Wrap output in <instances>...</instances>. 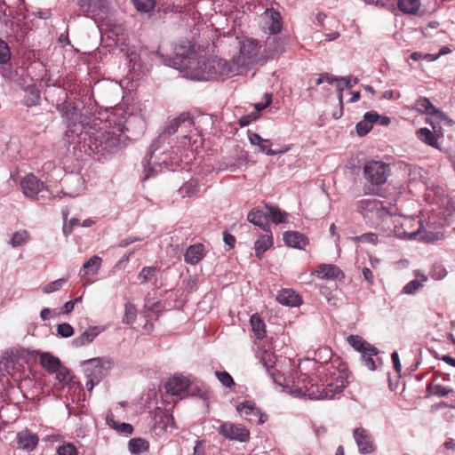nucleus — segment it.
Listing matches in <instances>:
<instances>
[{"mask_svg":"<svg viewBox=\"0 0 455 455\" xmlns=\"http://www.w3.org/2000/svg\"><path fill=\"white\" fill-rule=\"evenodd\" d=\"M57 109L67 122L65 140L69 146L74 145V148L78 147L80 151L100 160L121 146V133L117 134L108 121L81 114L68 100L57 104ZM116 131L121 132L119 128Z\"/></svg>","mask_w":455,"mask_h":455,"instance_id":"1","label":"nucleus"},{"mask_svg":"<svg viewBox=\"0 0 455 455\" xmlns=\"http://www.w3.org/2000/svg\"><path fill=\"white\" fill-rule=\"evenodd\" d=\"M317 383L310 379V387H307L306 393L310 400L334 399L340 395L348 385V371L346 368H337L332 364L324 363L317 368Z\"/></svg>","mask_w":455,"mask_h":455,"instance_id":"2","label":"nucleus"},{"mask_svg":"<svg viewBox=\"0 0 455 455\" xmlns=\"http://www.w3.org/2000/svg\"><path fill=\"white\" fill-rule=\"evenodd\" d=\"M194 126L193 119L187 113H182L179 116L168 121L164 127L163 132L152 142V156L160 149L169 152H178L180 147H174L171 137L179 133L181 140V147L189 146L192 143L191 137L188 134Z\"/></svg>","mask_w":455,"mask_h":455,"instance_id":"3","label":"nucleus"},{"mask_svg":"<svg viewBox=\"0 0 455 455\" xmlns=\"http://www.w3.org/2000/svg\"><path fill=\"white\" fill-rule=\"evenodd\" d=\"M238 73V65L235 60L218 59L217 57H197L192 62L188 74L195 80H212L219 77L230 76Z\"/></svg>","mask_w":455,"mask_h":455,"instance_id":"4","label":"nucleus"},{"mask_svg":"<svg viewBox=\"0 0 455 455\" xmlns=\"http://www.w3.org/2000/svg\"><path fill=\"white\" fill-rule=\"evenodd\" d=\"M153 54L157 56L160 61L165 66L174 68L180 71L186 72L187 75L197 57L198 52L195 49L189 40H179L173 46V56H168L162 53L160 51L153 52Z\"/></svg>","mask_w":455,"mask_h":455,"instance_id":"5","label":"nucleus"},{"mask_svg":"<svg viewBox=\"0 0 455 455\" xmlns=\"http://www.w3.org/2000/svg\"><path fill=\"white\" fill-rule=\"evenodd\" d=\"M152 155V145L150 146L149 152L143 161V175L141 180L143 181L155 177L157 173L161 172L163 169H168L174 171L180 164V156L176 151H166L165 149H160L159 151Z\"/></svg>","mask_w":455,"mask_h":455,"instance_id":"6","label":"nucleus"},{"mask_svg":"<svg viewBox=\"0 0 455 455\" xmlns=\"http://www.w3.org/2000/svg\"><path fill=\"white\" fill-rule=\"evenodd\" d=\"M357 211L371 224H378L379 220L385 221L391 217L389 210L378 199L360 200L357 204Z\"/></svg>","mask_w":455,"mask_h":455,"instance_id":"7","label":"nucleus"},{"mask_svg":"<svg viewBox=\"0 0 455 455\" xmlns=\"http://www.w3.org/2000/svg\"><path fill=\"white\" fill-rule=\"evenodd\" d=\"M389 174V164L382 161L371 160L364 164L363 176L371 185L381 186L385 184Z\"/></svg>","mask_w":455,"mask_h":455,"instance_id":"8","label":"nucleus"},{"mask_svg":"<svg viewBox=\"0 0 455 455\" xmlns=\"http://www.w3.org/2000/svg\"><path fill=\"white\" fill-rule=\"evenodd\" d=\"M239 44V55L237 59H234L238 65V70L241 67L258 61L261 47L257 40L251 38H243Z\"/></svg>","mask_w":455,"mask_h":455,"instance_id":"9","label":"nucleus"},{"mask_svg":"<svg viewBox=\"0 0 455 455\" xmlns=\"http://www.w3.org/2000/svg\"><path fill=\"white\" fill-rule=\"evenodd\" d=\"M83 364L86 377H92L96 381H100L112 369L114 362L108 357H94L84 361Z\"/></svg>","mask_w":455,"mask_h":455,"instance_id":"10","label":"nucleus"},{"mask_svg":"<svg viewBox=\"0 0 455 455\" xmlns=\"http://www.w3.org/2000/svg\"><path fill=\"white\" fill-rule=\"evenodd\" d=\"M239 415L251 424L261 425L267 419V415L263 413L252 401H243L236 404Z\"/></svg>","mask_w":455,"mask_h":455,"instance_id":"11","label":"nucleus"},{"mask_svg":"<svg viewBox=\"0 0 455 455\" xmlns=\"http://www.w3.org/2000/svg\"><path fill=\"white\" fill-rule=\"evenodd\" d=\"M218 433L230 441L243 443L249 440L250 432L246 427L231 422H224L218 428Z\"/></svg>","mask_w":455,"mask_h":455,"instance_id":"12","label":"nucleus"},{"mask_svg":"<svg viewBox=\"0 0 455 455\" xmlns=\"http://www.w3.org/2000/svg\"><path fill=\"white\" fill-rule=\"evenodd\" d=\"M20 187L25 196L34 199L40 193L49 194L44 184L33 173L26 175L20 180Z\"/></svg>","mask_w":455,"mask_h":455,"instance_id":"13","label":"nucleus"},{"mask_svg":"<svg viewBox=\"0 0 455 455\" xmlns=\"http://www.w3.org/2000/svg\"><path fill=\"white\" fill-rule=\"evenodd\" d=\"M353 437L361 454H370L376 450L374 439L367 429L363 427L355 428Z\"/></svg>","mask_w":455,"mask_h":455,"instance_id":"14","label":"nucleus"},{"mask_svg":"<svg viewBox=\"0 0 455 455\" xmlns=\"http://www.w3.org/2000/svg\"><path fill=\"white\" fill-rule=\"evenodd\" d=\"M433 128V132L427 127L417 130V138L424 144L436 149H441L438 138L443 136L441 126L435 125L432 121L427 122Z\"/></svg>","mask_w":455,"mask_h":455,"instance_id":"15","label":"nucleus"},{"mask_svg":"<svg viewBox=\"0 0 455 455\" xmlns=\"http://www.w3.org/2000/svg\"><path fill=\"white\" fill-rule=\"evenodd\" d=\"M311 275L324 280H342L345 277L343 271L333 264H320L311 272Z\"/></svg>","mask_w":455,"mask_h":455,"instance_id":"16","label":"nucleus"},{"mask_svg":"<svg viewBox=\"0 0 455 455\" xmlns=\"http://www.w3.org/2000/svg\"><path fill=\"white\" fill-rule=\"evenodd\" d=\"M387 223L390 222L393 226L390 229V232L397 238L403 240H413L417 237V230H407L404 228L403 217L400 218H393L392 216L385 220Z\"/></svg>","mask_w":455,"mask_h":455,"instance_id":"17","label":"nucleus"},{"mask_svg":"<svg viewBox=\"0 0 455 455\" xmlns=\"http://www.w3.org/2000/svg\"><path fill=\"white\" fill-rule=\"evenodd\" d=\"M286 51V41L278 36L268 37L265 44V54L267 58L274 59Z\"/></svg>","mask_w":455,"mask_h":455,"instance_id":"18","label":"nucleus"},{"mask_svg":"<svg viewBox=\"0 0 455 455\" xmlns=\"http://www.w3.org/2000/svg\"><path fill=\"white\" fill-rule=\"evenodd\" d=\"M267 204L265 205L264 209L254 207L249 212L247 215V220L254 226L260 228L265 232H268L270 229V225L267 223Z\"/></svg>","mask_w":455,"mask_h":455,"instance_id":"19","label":"nucleus"},{"mask_svg":"<svg viewBox=\"0 0 455 455\" xmlns=\"http://www.w3.org/2000/svg\"><path fill=\"white\" fill-rule=\"evenodd\" d=\"M102 330L99 326H90L81 335L74 338L71 344L78 348L92 343V341L101 333Z\"/></svg>","mask_w":455,"mask_h":455,"instance_id":"20","label":"nucleus"},{"mask_svg":"<svg viewBox=\"0 0 455 455\" xmlns=\"http://www.w3.org/2000/svg\"><path fill=\"white\" fill-rule=\"evenodd\" d=\"M283 239L287 246L294 249L303 250L308 244V238L298 231H285Z\"/></svg>","mask_w":455,"mask_h":455,"instance_id":"21","label":"nucleus"},{"mask_svg":"<svg viewBox=\"0 0 455 455\" xmlns=\"http://www.w3.org/2000/svg\"><path fill=\"white\" fill-rule=\"evenodd\" d=\"M204 255L205 250L204 244H191L186 250L184 261L191 266H196L204 259Z\"/></svg>","mask_w":455,"mask_h":455,"instance_id":"22","label":"nucleus"},{"mask_svg":"<svg viewBox=\"0 0 455 455\" xmlns=\"http://www.w3.org/2000/svg\"><path fill=\"white\" fill-rule=\"evenodd\" d=\"M347 343L357 352L360 354H365V352H371L372 354H379V350L370 344L366 340H364L359 335H349L347 338Z\"/></svg>","mask_w":455,"mask_h":455,"instance_id":"23","label":"nucleus"},{"mask_svg":"<svg viewBox=\"0 0 455 455\" xmlns=\"http://www.w3.org/2000/svg\"><path fill=\"white\" fill-rule=\"evenodd\" d=\"M38 436L29 430H23L17 434V442L20 449L28 451H33L38 444Z\"/></svg>","mask_w":455,"mask_h":455,"instance_id":"24","label":"nucleus"},{"mask_svg":"<svg viewBox=\"0 0 455 455\" xmlns=\"http://www.w3.org/2000/svg\"><path fill=\"white\" fill-rule=\"evenodd\" d=\"M273 235L269 229L264 235H261L254 243L253 249L255 251V256L258 259H261L263 254L273 246Z\"/></svg>","mask_w":455,"mask_h":455,"instance_id":"25","label":"nucleus"},{"mask_svg":"<svg viewBox=\"0 0 455 455\" xmlns=\"http://www.w3.org/2000/svg\"><path fill=\"white\" fill-rule=\"evenodd\" d=\"M276 299L280 304L289 307H297L301 304V297L291 289L279 291Z\"/></svg>","mask_w":455,"mask_h":455,"instance_id":"26","label":"nucleus"},{"mask_svg":"<svg viewBox=\"0 0 455 455\" xmlns=\"http://www.w3.org/2000/svg\"><path fill=\"white\" fill-rule=\"evenodd\" d=\"M40 363L49 373L57 372L61 366L60 360L49 352L41 354Z\"/></svg>","mask_w":455,"mask_h":455,"instance_id":"27","label":"nucleus"},{"mask_svg":"<svg viewBox=\"0 0 455 455\" xmlns=\"http://www.w3.org/2000/svg\"><path fill=\"white\" fill-rule=\"evenodd\" d=\"M188 387V381L182 377L174 376L166 383L168 393L173 395H179Z\"/></svg>","mask_w":455,"mask_h":455,"instance_id":"28","label":"nucleus"},{"mask_svg":"<svg viewBox=\"0 0 455 455\" xmlns=\"http://www.w3.org/2000/svg\"><path fill=\"white\" fill-rule=\"evenodd\" d=\"M267 223L272 221L274 224L278 225L287 221L286 213L282 212L277 206L267 204Z\"/></svg>","mask_w":455,"mask_h":455,"instance_id":"29","label":"nucleus"},{"mask_svg":"<svg viewBox=\"0 0 455 455\" xmlns=\"http://www.w3.org/2000/svg\"><path fill=\"white\" fill-rule=\"evenodd\" d=\"M250 323L254 336L258 339H262L266 336V324L263 319L258 314H253L251 316Z\"/></svg>","mask_w":455,"mask_h":455,"instance_id":"30","label":"nucleus"},{"mask_svg":"<svg viewBox=\"0 0 455 455\" xmlns=\"http://www.w3.org/2000/svg\"><path fill=\"white\" fill-rule=\"evenodd\" d=\"M40 91L35 84H31L25 89L24 105L27 107L36 106L40 102Z\"/></svg>","mask_w":455,"mask_h":455,"instance_id":"31","label":"nucleus"},{"mask_svg":"<svg viewBox=\"0 0 455 455\" xmlns=\"http://www.w3.org/2000/svg\"><path fill=\"white\" fill-rule=\"evenodd\" d=\"M266 13L270 19V24L267 26V30L271 35L278 34L282 29V20L280 13L274 9H267Z\"/></svg>","mask_w":455,"mask_h":455,"instance_id":"32","label":"nucleus"},{"mask_svg":"<svg viewBox=\"0 0 455 455\" xmlns=\"http://www.w3.org/2000/svg\"><path fill=\"white\" fill-rule=\"evenodd\" d=\"M420 0H398L397 7L404 14L414 15L420 8Z\"/></svg>","mask_w":455,"mask_h":455,"instance_id":"33","label":"nucleus"},{"mask_svg":"<svg viewBox=\"0 0 455 455\" xmlns=\"http://www.w3.org/2000/svg\"><path fill=\"white\" fill-rule=\"evenodd\" d=\"M128 449L132 454L139 455L149 449L148 441L142 438H132L128 442Z\"/></svg>","mask_w":455,"mask_h":455,"instance_id":"34","label":"nucleus"},{"mask_svg":"<svg viewBox=\"0 0 455 455\" xmlns=\"http://www.w3.org/2000/svg\"><path fill=\"white\" fill-rule=\"evenodd\" d=\"M107 424L112 427L113 429H116L117 432L125 434V435H131L133 431V427L129 423H119L115 420L114 415L112 413H109L107 415L106 418Z\"/></svg>","mask_w":455,"mask_h":455,"instance_id":"35","label":"nucleus"},{"mask_svg":"<svg viewBox=\"0 0 455 455\" xmlns=\"http://www.w3.org/2000/svg\"><path fill=\"white\" fill-rule=\"evenodd\" d=\"M102 259L100 257L94 255L91 257L83 264V270H81V275H85L89 273L96 274L100 267Z\"/></svg>","mask_w":455,"mask_h":455,"instance_id":"36","label":"nucleus"},{"mask_svg":"<svg viewBox=\"0 0 455 455\" xmlns=\"http://www.w3.org/2000/svg\"><path fill=\"white\" fill-rule=\"evenodd\" d=\"M200 187L197 180L190 179L188 181L184 183L179 189L182 196L193 197L198 194Z\"/></svg>","mask_w":455,"mask_h":455,"instance_id":"37","label":"nucleus"},{"mask_svg":"<svg viewBox=\"0 0 455 455\" xmlns=\"http://www.w3.org/2000/svg\"><path fill=\"white\" fill-rule=\"evenodd\" d=\"M415 109L422 114L433 116L436 108L432 104L428 98L419 97L415 102Z\"/></svg>","mask_w":455,"mask_h":455,"instance_id":"38","label":"nucleus"},{"mask_svg":"<svg viewBox=\"0 0 455 455\" xmlns=\"http://www.w3.org/2000/svg\"><path fill=\"white\" fill-rule=\"evenodd\" d=\"M76 2L80 12L86 16L94 12L100 7V0H76Z\"/></svg>","mask_w":455,"mask_h":455,"instance_id":"39","label":"nucleus"},{"mask_svg":"<svg viewBox=\"0 0 455 455\" xmlns=\"http://www.w3.org/2000/svg\"><path fill=\"white\" fill-rule=\"evenodd\" d=\"M158 268L154 266L143 267L138 274V280L141 284H146L156 275Z\"/></svg>","mask_w":455,"mask_h":455,"instance_id":"40","label":"nucleus"},{"mask_svg":"<svg viewBox=\"0 0 455 455\" xmlns=\"http://www.w3.org/2000/svg\"><path fill=\"white\" fill-rule=\"evenodd\" d=\"M365 118L371 121V124H378L381 126H387L391 120L387 116H381L376 111H369L365 113Z\"/></svg>","mask_w":455,"mask_h":455,"instance_id":"41","label":"nucleus"},{"mask_svg":"<svg viewBox=\"0 0 455 455\" xmlns=\"http://www.w3.org/2000/svg\"><path fill=\"white\" fill-rule=\"evenodd\" d=\"M137 318V308L134 304L127 302L124 306V315L122 322L126 324H132Z\"/></svg>","mask_w":455,"mask_h":455,"instance_id":"42","label":"nucleus"},{"mask_svg":"<svg viewBox=\"0 0 455 455\" xmlns=\"http://www.w3.org/2000/svg\"><path fill=\"white\" fill-rule=\"evenodd\" d=\"M29 235L28 231L20 230L12 234L9 244H11L13 248L19 247L28 241Z\"/></svg>","mask_w":455,"mask_h":455,"instance_id":"43","label":"nucleus"},{"mask_svg":"<svg viewBox=\"0 0 455 455\" xmlns=\"http://www.w3.org/2000/svg\"><path fill=\"white\" fill-rule=\"evenodd\" d=\"M404 228L407 230H417V235L420 233L422 224L418 217L408 216L403 217Z\"/></svg>","mask_w":455,"mask_h":455,"instance_id":"44","label":"nucleus"},{"mask_svg":"<svg viewBox=\"0 0 455 455\" xmlns=\"http://www.w3.org/2000/svg\"><path fill=\"white\" fill-rule=\"evenodd\" d=\"M67 282L68 278L65 277L50 282L43 288V291L48 294L60 291L64 286V284L67 283Z\"/></svg>","mask_w":455,"mask_h":455,"instance_id":"45","label":"nucleus"},{"mask_svg":"<svg viewBox=\"0 0 455 455\" xmlns=\"http://www.w3.org/2000/svg\"><path fill=\"white\" fill-rule=\"evenodd\" d=\"M12 52L8 44L0 38V64L5 65L11 60Z\"/></svg>","mask_w":455,"mask_h":455,"instance_id":"46","label":"nucleus"},{"mask_svg":"<svg viewBox=\"0 0 455 455\" xmlns=\"http://www.w3.org/2000/svg\"><path fill=\"white\" fill-rule=\"evenodd\" d=\"M127 57L129 59V67L131 70L134 72L142 71L143 65L140 57L138 53L132 52L128 54Z\"/></svg>","mask_w":455,"mask_h":455,"instance_id":"47","label":"nucleus"},{"mask_svg":"<svg viewBox=\"0 0 455 455\" xmlns=\"http://www.w3.org/2000/svg\"><path fill=\"white\" fill-rule=\"evenodd\" d=\"M154 0H133V4L138 12H148L155 8Z\"/></svg>","mask_w":455,"mask_h":455,"instance_id":"48","label":"nucleus"},{"mask_svg":"<svg viewBox=\"0 0 455 455\" xmlns=\"http://www.w3.org/2000/svg\"><path fill=\"white\" fill-rule=\"evenodd\" d=\"M215 376L218 380L225 387H232L235 386V381L232 376L226 371H215Z\"/></svg>","mask_w":455,"mask_h":455,"instance_id":"49","label":"nucleus"},{"mask_svg":"<svg viewBox=\"0 0 455 455\" xmlns=\"http://www.w3.org/2000/svg\"><path fill=\"white\" fill-rule=\"evenodd\" d=\"M372 129V124L371 121H368L365 118V114L363 115V119L358 122L355 125L356 132L359 136H365Z\"/></svg>","mask_w":455,"mask_h":455,"instance_id":"50","label":"nucleus"},{"mask_svg":"<svg viewBox=\"0 0 455 455\" xmlns=\"http://www.w3.org/2000/svg\"><path fill=\"white\" fill-rule=\"evenodd\" d=\"M432 279L439 281L447 275L445 267L441 264H435L429 273Z\"/></svg>","mask_w":455,"mask_h":455,"instance_id":"51","label":"nucleus"},{"mask_svg":"<svg viewBox=\"0 0 455 455\" xmlns=\"http://www.w3.org/2000/svg\"><path fill=\"white\" fill-rule=\"evenodd\" d=\"M423 286L421 284V282L414 279L410 281L403 286L402 292L403 294L412 295L415 294Z\"/></svg>","mask_w":455,"mask_h":455,"instance_id":"52","label":"nucleus"},{"mask_svg":"<svg viewBox=\"0 0 455 455\" xmlns=\"http://www.w3.org/2000/svg\"><path fill=\"white\" fill-rule=\"evenodd\" d=\"M56 331L61 338H69L74 334V328L68 323L58 324Z\"/></svg>","mask_w":455,"mask_h":455,"instance_id":"53","label":"nucleus"},{"mask_svg":"<svg viewBox=\"0 0 455 455\" xmlns=\"http://www.w3.org/2000/svg\"><path fill=\"white\" fill-rule=\"evenodd\" d=\"M377 355L378 354H372L371 352H365V354H361V361L363 364L370 371L376 370V364L372 357Z\"/></svg>","mask_w":455,"mask_h":455,"instance_id":"54","label":"nucleus"},{"mask_svg":"<svg viewBox=\"0 0 455 455\" xmlns=\"http://www.w3.org/2000/svg\"><path fill=\"white\" fill-rule=\"evenodd\" d=\"M160 423L163 424V427L164 428L165 431H167L168 429L172 430L177 428L172 415L169 413H164L161 417Z\"/></svg>","mask_w":455,"mask_h":455,"instance_id":"55","label":"nucleus"},{"mask_svg":"<svg viewBox=\"0 0 455 455\" xmlns=\"http://www.w3.org/2000/svg\"><path fill=\"white\" fill-rule=\"evenodd\" d=\"M58 455H77L76 448L72 443H64L58 447L57 449Z\"/></svg>","mask_w":455,"mask_h":455,"instance_id":"56","label":"nucleus"},{"mask_svg":"<svg viewBox=\"0 0 455 455\" xmlns=\"http://www.w3.org/2000/svg\"><path fill=\"white\" fill-rule=\"evenodd\" d=\"M259 116L257 111H252L248 115L241 116L238 120V124L241 127L248 126L251 122L256 121Z\"/></svg>","mask_w":455,"mask_h":455,"instance_id":"57","label":"nucleus"},{"mask_svg":"<svg viewBox=\"0 0 455 455\" xmlns=\"http://www.w3.org/2000/svg\"><path fill=\"white\" fill-rule=\"evenodd\" d=\"M272 142L270 140L263 139L261 143L258 146L259 151L267 156H274V149L271 148Z\"/></svg>","mask_w":455,"mask_h":455,"instance_id":"58","label":"nucleus"},{"mask_svg":"<svg viewBox=\"0 0 455 455\" xmlns=\"http://www.w3.org/2000/svg\"><path fill=\"white\" fill-rule=\"evenodd\" d=\"M357 238L362 243H368L371 244H377L379 241L378 235L374 233H364Z\"/></svg>","mask_w":455,"mask_h":455,"instance_id":"59","label":"nucleus"},{"mask_svg":"<svg viewBox=\"0 0 455 455\" xmlns=\"http://www.w3.org/2000/svg\"><path fill=\"white\" fill-rule=\"evenodd\" d=\"M452 390L445 386H443V385H435L434 387V391H433V394L435 395H437V396H440V397H443V396H446L448 395Z\"/></svg>","mask_w":455,"mask_h":455,"instance_id":"60","label":"nucleus"},{"mask_svg":"<svg viewBox=\"0 0 455 455\" xmlns=\"http://www.w3.org/2000/svg\"><path fill=\"white\" fill-rule=\"evenodd\" d=\"M432 116L436 117L439 121H441L446 124L451 125L453 124L452 120L450 119L449 116L444 112L441 111L437 108L435 110Z\"/></svg>","mask_w":455,"mask_h":455,"instance_id":"61","label":"nucleus"},{"mask_svg":"<svg viewBox=\"0 0 455 455\" xmlns=\"http://www.w3.org/2000/svg\"><path fill=\"white\" fill-rule=\"evenodd\" d=\"M339 82H343L346 88L351 89L358 84L359 80L357 77L352 76L339 77Z\"/></svg>","mask_w":455,"mask_h":455,"instance_id":"62","label":"nucleus"},{"mask_svg":"<svg viewBox=\"0 0 455 455\" xmlns=\"http://www.w3.org/2000/svg\"><path fill=\"white\" fill-rule=\"evenodd\" d=\"M265 97H266V102H258L254 105L255 111H257L258 114L261 110H264L265 108H267L272 102V95L271 94L266 93Z\"/></svg>","mask_w":455,"mask_h":455,"instance_id":"63","label":"nucleus"},{"mask_svg":"<svg viewBox=\"0 0 455 455\" xmlns=\"http://www.w3.org/2000/svg\"><path fill=\"white\" fill-rule=\"evenodd\" d=\"M205 443L203 440H196L194 446L193 455H204Z\"/></svg>","mask_w":455,"mask_h":455,"instance_id":"64","label":"nucleus"}]
</instances>
